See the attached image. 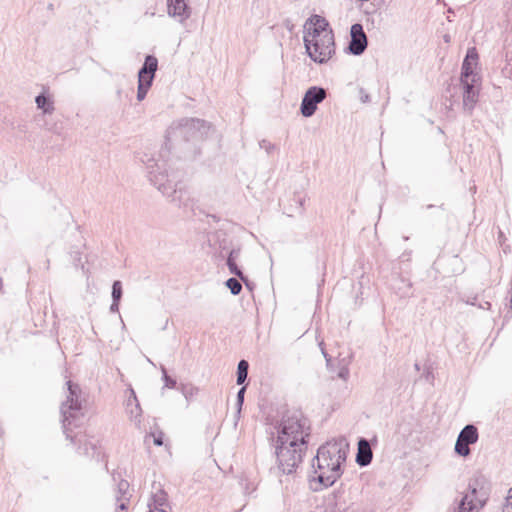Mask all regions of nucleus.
I'll return each instance as SVG.
<instances>
[{
  "label": "nucleus",
  "instance_id": "f257e3e1",
  "mask_svg": "<svg viewBox=\"0 0 512 512\" xmlns=\"http://www.w3.org/2000/svg\"><path fill=\"white\" fill-rule=\"evenodd\" d=\"M270 433L269 441L275 449L278 467L284 474L295 472L308 448L309 420L300 410H286L281 421Z\"/></svg>",
  "mask_w": 512,
  "mask_h": 512
},
{
  "label": "nucleus",
  "instance_id": "f03ea898",
  "mask_svg": "<svg viewBox=\"0 0 512 512\" xmlns=\"http://www.w3.org/2000/svg\"><path fill=\"white\" fill-rule=\"evenodd\" d=\"M211 126L198 118H183L173 122L166 131L159 159L174 155L178 159L192 160L200 154L199 144L207 137Z\"/></svg>",
  "mask_w": 512,
  "mask_h": 512
},
{
  "label": "nucleus",
  "instance_id": "7ed1b4c3",
  "mask_svg": "<svg viewBox=\"0 0 512 512\" xmlns=\"http://www.w3.org/2000/svg\"><path fill=\"white\" fill-rule=\"evenodd\" d=\"M347 453L348 444L343 439L328 441L318 448L312 460V481L319 485L315 490L332 486L342 476Z\"/></svg>",
  "mask_w": 512,
  "mask_h": 512
},
{
  "label": "nucleus",
  "instance_id": "20e7f679",
  "mask_svg": "<svg viewBox=\"0 0 512 512\" xmlns=\"http://www.w3.org/2000/svg\"><path fill=\"white\" fill-rule=\"evenodd\" d=\"M140 161L146 166L150 182L171 202L179 207H188L191 201L183 183L166 169L167 159H155L154 155L143 153Z\"/></svg>",
  "mask_w": 512,
  "mask_h": 512
},
{
  "label": "nucleus",
  "instance_id": "39448f33",
  "mask_svg": "<svg viewBox=\"0 0 512 512\" xmlns=\"http://www.w3.org/2000/svg\"><path fill=\"white\" fill-rule=\"evenodd\" d=\"M68 396L67 400L62 403L60 411L62 416V428L67 440L73 445L77 444V435H72L73 428L80 427L83 418V405L81 400V388L72 381H67ZM81 443V439L78 440Z\"/></svg>",
  "mask_w": 512,
  "mask_h": 512
},
{
  "label": "nucleus",
  "instance_id": "423d86ee",
  "mask_svg": "<svg viewBox=\"0 0 512 512\" xmlns=\"http://www.w3.org/2000/svg\"><path fill=\"white\" fill-rule=\"evenodd\" d=\"M491 483L489 479L477 472L469 480L468 492L462 497L457 512H474L482 509L489 499Z\"/></svg>",
  "mask_w": 512,
  "mask_h": 512
},
{
  "label": "nucleus",
  "instance_id": "0eeeda50",
  "mask_svg": "<svg viewBox=\"0 0 512 512\" xmlns=\"http://www.w3.org/2000/svg\"><path fill=\"white\" fill-rule=\"evenodd\" d=\"M303 41L308 56L316 63H326L335 54L333 32L324 33L322 37L315 39L304 36Z\"/></svg>",
  "mask_w": 512,
  "mask_h": 512
},
{
  "label": "nucleus",
  "instance_id": "6e6552de",
  "mask_svg": "<svg viewBox=\"0 0 512 512\" xmlns=\"http://www.w3.org/2000/svg\"><path fill=\"white\" fill-rule=\"evenodd\" d=\"M326 98V90L319 86H312L305 92L300 111L304 117H311L314 115L317 105L324 101Z\"/></svg>",
  "mask_w": 512,
  "mask_h": 512
},
{
  "label": "nucleus",
  "instance_id": "1a4fd4ad",
  "mask_svg": "<svg viewBox=\"0 0 512 512\" xmlns=\"http://www.w3.org/2000/svg\"><path fill=\"white\" fill-rule=\"evenodd\" d=\"M479 434L476 426L473 424L466 425L459 433L456 443H455V452L462 457H467L470 455V445L476 443L478 441Z\"/></svg>",
  "mask_w": 512,
  "mask_h": 512
},
{
  "label": "nucleus",
  "instance_id": "9d476101",
  "mask_svg": "<svg viewBox=\"0 0 512 512\" xmlns=\"http://www.w3.org/2000/svg\"><path fill=\"white\" fill-rule=\"evenodd\" d=\"M463 87V111L467 115H472V112L479 99V82L476 77L467 80H460Z\"/></svg>",
  "mask_w": 512,
  "mask_h": 512
},
{
  "label": "nucleus",
  "instance_id": "9b49d317",
  "mask_svg": "<svg viewBox=\"0 0 512 512\" xmlns=\"http://www.w3.org/2000/svg\"><path fill=\"white\" fill-rule=\"evenodd\" d=\"M368 45V39L360 23H355L350 28V41L347 47L348 53L359 56L364 53Z\"/></svg>",
  "mask_w": 512,
  "mask_h": 512
},
{
  "label": "nucleus",
  "instance_id": "f8f14e48",
  "mask_svg": "<svg viewBox=\"0 0 512 512\" xmlns=\"http://www.w3.org/2000/svg\"><path fill=\"white\" fill-rule=\"evenodd\" d=\"M479 55L475 47H471L467 50L466 56L462 62L460 80L470 81L477 78L481 80L478 73L475 72V68L478 65Z\"/></svg>",
  "mask_w": 512,
  "mask_h": 512
},
{
  "label": "nucleus",
  "instance_id": "ddd939ff",
  "mask_svg": "<svg viewBox=\"0 0 512 512\" xmlns=\"http://www.w3.org/2000/svg\"><path fill=\"white\" fill-rule=\"evenodd\" d=\"M329 23L328 21L320 16V15H312L305 23V35L308 38L315 39L318 37H322L324 33L333 32L331 29H328Z\"/></svg>",
  "mask_w": 512,
  "mask_h": 512
},
{
  "label": "nucleus",
  "instance_id": "4468645a",
  "mask_svg": "<svg viewBox=\"0 0 512 512\" xmlns=\"http://www.w3.org/2000/svg\"><path fill=\"white\" fill-rule=\"evenodd\" d=\"M148 508V512H167V509H171L168 501V495L161 488L160 484H153V491L151 493L150 501L148 502Z\"/></svg>",
  "mask_w": 512,
  "mask_h": 512
},
{
  "label": "nucleus",
  "instance_id": "2eb2a0df",
  "mask_svg": "<svg viewBox=\"0 0 512 512\" xmlns=\"http://www.w3.org/2000/svg\"><path fill=\"white\" fill-rule=\"evenodd\" d=\"M325 512H346L348 509L343 490H334L324 498Z\"/></svg>",
  "mask_w": 512,
  "mask_h": 512
},
{
  "label": "nucleus",
  "instance_id": "dca6fc26",
  "mask_svg": "<svg viewBox=\"0 0 512 512\" xmlns=\"http://www.w3.org/2000/svg\"><path fill=\"white\" fill-rule=\"evenodd\" d=\"M168 15L177 18L180 23H184L191 16V8L187 0H167Z\"/></svg>",
  "mask_w": 512,
  "mask_h": 512
},
{
  "label": "nucleus",
  "instance_id": "f3484780",
  "mask_svg": "<svg viewBox=\"0 0 512 512\" xmlns=\"http://www.w3.org/2000/svg\"><path fill=\"white\" fill-rule=\"evenodd\" d=\"M158 69V60L154 55H147L144 63L138 71V80L153 83L155 73Z\"/></svg>",
  "mask_w": 512,
  "mask_h": 512
},
{
  "label": "nucleus",
  "instance_id": "a211bd4d",
  "mask_svg": "<svg viewBox=\"0 0 512 512\" xmlns=\"http://www.w3.org/2000/svg\"><path fill=\"white\" fill-rule=\"evenodd\" d=\"M373 453L369 445V441L365 438H360L358 441V451L356 454V463L360 467H365L371 463Z\"/></svg>",
  "mask_w": 512,
  "mask_h": 512
},
{
  "label": "nucleus",
  "instance_id": "6ab92c4d",
  "mask_svg": "<svg viewBox=\"0 0 512 512\" xmlns=\"http://www.w3.org/2000/svg\"><path fill=\"white\" fill-rule=\"evenodd\" d=\"M129 482L127 480L121 479L117 484V492H116V510H127L128 503L130 500L129 494Z\"/></svg>",
  "mask_w": 512,
  "mask_h": 512
},
{
  "label": "nucleus",
  "instance_id": "aec40b11",
  "mask_svg": "<svg viewBox=\"0 0 512 512\" xmlns=\"http://www.w3.org/2000/svg\"><path fill=\"white\" fill-rule=\"evenodd\" d=\"M210 246L214 247L215 249H219L218 256L221 258H225L228 254V252L231 250L229 249V242L226 239V235L223 232H216L212 235L211 238H209Z\"/></svg>",
  "mask_w": 512,
  "mask_h": 512
},
{
  "label": "nucleus",
  "instance_id": "412c9836",
  "mask_svg": "<svg viewBox=\"0 0 512 512\" xmlns=\"http://www.w3.org/2000/svg\"><path fill=\"white\" fill-rule=\"evenodd\" d=\"M35 103L37 108L42 110L44 114H52L55 110L53 97L46 91L35 97Z\"/></svg>",
  "mask_w": 512,
  "mask_h": 512
},
{
  "label": "nucleus",
  "instance_id": "4be33fe9",
  "mask_svg": "<svg viewBox=\"0 0 512 512\" xmlns=\"http://www.w3.org/2000/svg\"><path fill=\"white\" fill-rule=\"evenodd\" d=\"M241 249L239 247L232 248L226 256V264L231 274L242 278V270L238 267L236 260L240 257Z\"/></svg>",
  "mask_w": 512,
  "mask_h": 512
},
{
  "label": "nucleus",
  "instance_id": "5701e85b",
  "mask_svg": "<svg viewBox=\"0 0 512 512\" xmlns=\"http://www.w3.org/2000/svg\"><path fill=\"white\" fill-rule=\"evenodd\" d=\"M352 354H349L346 357L340 358V355L337 357V376L342 380H347L349 377V365L351 363Z\"/></svg>",
  "mask_w": 512,
  "mask_h": 512
},
{
  "label": "nucleus",
  "instance_id": "b1692460",
  "mask_svg": "<svg viewBox=\"0 0 512 512\" xmlns=\"http://www.w3.org/2000/svg\"><path fill=\"white\" fill-rule=\"evenodd\" d=\"M249 363L248 361L242 359L239 361L237 366V385H243L248 377Z\"/></svg>",
  "mask_w": 512,
  "mask_h": 512
},
{
  "label": "nucleus",
  "instance_id": "393cba45",
  "mask_svg": "<svg viewBox=\"0 0 512 512\" xmlns=\"http://www.w3.org/2000/svg\"><path fill=\"white\" fill-rule=\"evenodd\" d=\"M240 279H237L235 277H231L226 280L225 285L230 290L232 295H238L240 294L242 290V284L240 282Z\"/></svg>",
  "mask_w": 512,
  "mask_h": 512
},
{
  "label": "nucleus",
  "instance_id": "a878e982",
  "mask_svg": "<svg viewBox=\"0 0 512 512\" xmlns=\"http://www.w3.org/2000/svg\"><path fill=\"white\" fill-rule=\"evenodd\" d=\"M152 84L153 83L146 81V80L145 81L138 80V88H137V100L138 101H142L145 99V97L148 93V90L150 89Z\"/></svg>",
  "mask_w": 512,
  "mask_h": 512
},
{
  "label": "nucleus",
  "instance_id": "bb28decb",
  "mask_svg": "<svg viewBox=\"0 0 512 512\" xmlns=\"http://www.w3.org/2000/svg\"><path fill=\"white\" fill-rule=\"evenodd\" d=\"M123 295L122 290V283L120 280H115L112 284V300H115V302H120Z\"/></svg>",
  "mask_w": 512,
  "mask_h": 512
},
{
  "label": "nucleus",
  "instance_id": "cd10ccee",
  "mask_svg": "<svg viewBox=\"0 0 512 512\" xmlns=\"http://www.w3.org/2000/svg\"><path fill=\"white\" fill-rule=\"evenodd\" d=\"M133 402L135 403V408L137 410V415L135 416V420L140 422L139 418L141 416L142 409H141L140 404L138 402V399H137L135 391L132 388H130V397L127 400V406L132 405Z\"/></svg>",
  "mask_w": 512,
  "mask_h": 512
},
{
  "label": "nucleus",
  "instance_id": "c85d7f7f",
  "mask_svg": "<svg viewBox=\"0 0 512 512\" xmlns=\"http://www.w3.org/2000/svg\"><path fill=\"white\" fill-rule=\"evenodd\" d=\"M245 392H246V387L245 386H242L238 390V392H237V396H236V406H237L236 415H237V418H239L240 414H241L242 406H243V403H244Z\"/></svg>",
  "mask_w": 512,
  "mask_h": 512
},
{
  "label": "nucleus",
  "instance_id": "c756f323",
  "mask_svg": "<svg viewBox=\"0 0 512 512\" xmlns=\"http://www.w3.org/2000/svg\"><path fill=\"white\" fill-rule=\"evenodd\" d=\"M160 369L162 372V379L164 381L165 387L170 389L175 388L177 384L176 380L167 374V370L163 365H161Z\"/></svg>",
  "mask_w": 512,
  "mask_h": 512
},
{
  "label": "nucleus",
  "instance_id": "7c9ffc66",
  "mask_svg": "<svg viewBox=\"0 0 512 512\" xmlns=\"http://www.w3.org/2000/svg\"><path fill=\"white\" fill-rule=\"evenodd\" d=\"M319 346H320V349H321V352H322V355L323 357L325 358V361H326V366L327 368L330 370V371H335L334 369V360L333 358L328 354V352L326 351L325 347H324V342H320L319 343Z\"/></svg>",
  "mask_w": 512,
  "mask_h": 512
},
{
  "label": "nucleus",
  "instance_id": "2f4dec72",
  "mask_svg": "<svg viewBox=\"0 0 512 512\" xmlns=\"http://www.w3.org/2000/svg\"><path fill=\"white\" fill-rule=\"evenodd\" d=\"M259 146L261 149H264L267 154H271L275 150V145L266 139L261 140Z\"/></svg>",
  "mask_w": 512,
  "mask_h": 512
},
{
  "label": "nucleus",
  "instance_id": "473e14b6",
  "mask_svg": "<svg viewBox=\"0 0 512 512\" xmlns=\"http://www.w3.org/2000/svg\"><path fill=\"white\" fill-rule=\"evenodd\" d=\"M78 449H79L80 453H82V454H84V455H90L89 449H91V450L95 451V450H96V446H95V444H93V443H91V442H89V443H88V442H85V443L83 444V446H81V445H80V446L78 447Z\"/></svg>",
  "mask_w": 512,
  "mask_h": 512
},
{
  "label": "nucleus",
  "instance_id": "72a5a7b5",
  "mask_svg": "<svg viewBox=\"0 0 512 512\" xmlns=\"http://www.w3.org/2000/svg\"><path fill=\"white\" fill-rule=\"evenodd\" d=\"M512 512V487L508 490L503 512Z\"/></svg>",
  "mask_w": 512,
  "mask_h": 512
},
{
  "label": "nucleus",
  "instance_id": "f704fd0d",
  "mask_svg": "<svg viewBox=\"0 0 512 512\" xmlns=\"http://www.w3.org/2000/svg\"><path fill=\"white\" fill-rule=\"evenodd\" d=\"M182 392H183L184 396L188 399L189 397H192L194 394H196L198 392V389L195 387H192V386H190V387L184 386L182 388Z\"/></svg>",
  "mask_w": 512,
  "mask_h": 512
},
{
  "label": "nucleus",
  "instance_id": "c9c22d12",
  "mask_svg": "<svg viewBox=\"0 0 512 512\" xmlns=\"http://www.w3.org/2000/svg\"><path fill=\"white\" fill-rule=\"evenodd\" d=\"M244 284L245 286L249 289V290H252L253 287H254V284L252 282L249 281L248 277L246 275H244V273H242V278H239Z\"/></svg>",
  "mask_w": 512,
  "mask_h": 512
},
{
  "label": "nucleus",
  "instance_id": "e433bc0d",
  "mask_svg": "<svg viewBox=\"0 0 512 512\" xmlns=\"http://www.w3.org/2000/svg\"><path fill=\"white\" fill-rule=\"evenodd\" d=\"M360 94H361L360 99L363 103H367L370 101V96L367 93H365L363 88L360 89Z\"/></svg>",
  "mask_w": 512,
  "mask_h": 512
},
{
  "label": "nucleus",
  "instance_id": "4c0bfd02",
  "mask_svg": "<svg viewBox=\"0 0 512 512\" xmlns=\"http://www.w3.org/2000/svg\"><path fill=\"white\" fill-rule=\"evenodd\" d=\"M119 303L120 302H115V300H112L110 305V312L117 313L119 311Z\"/></svg>",
  "mask_w": 512,
  "mask_h": 512
},
{
  "label": "nucleus",
  "instance_id": "58836bf2",
  "mask_svg": "<svg viewBox=\"0 0 512 512\" xmlns=\"http://www.w3.org/2000/svg\"><path fill=\"white\" fill-rule=\"evenodd\" d=\"M154 444L156 446H161L163 444V437H162V433H159L158 436H154V440H153Z\"/></svg>",
  "mask_w": 512,
  "mask_h": 512
},
{
  "label": "nucleus",
  "instance_id": "ea45409f",
  "mask_svg": "<svg viewBox=\"0 0 512 512\" xmlns=\"http://www.w3.org/2000/svg\"><path fill=\"white\" fill-rule=\"evenodd\" d=\"M295 201H297V203L299 204V206H300L301 208H303V206H304V202H305V198H304V197H300V196H299L297 199L295 198Z\"/></svg>",
  "mask_w": 512,
  "mask_h": 512
},
{
  "label": "nucleus",
  "instance_id": "a19ab883",
  "mask_svg": "<svg viewBox=\"0 0 512 512\" xmlns=\"http://www.w3.org/2000/svg\"><path fill=\"white\" fill-rule=\"evenodd\" d=\"M130 414H131V416L135 419V416L137 415V410H136V408H135V407H134V409H131V410H130Z\"/></svg>",
  "mask_w": 512,
  "mask_h": 512
}]
</instances>
